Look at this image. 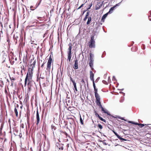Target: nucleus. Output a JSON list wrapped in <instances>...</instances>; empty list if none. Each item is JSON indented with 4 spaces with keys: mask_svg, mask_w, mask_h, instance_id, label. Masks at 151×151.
Here are the masks:
<instances>
[{
    "mask_svg": "<svg viewBox=\"0 0 151 151\" xmlns=\"http://www.w3.org/2000/svg\"><path fill=\"white\" fill-rule=\"evenodd\" d=\"M90 59L89 62H93L94 60L93 58L94 57L93 54L91 53H90Z\"/></svg>",
    "mask_w": 151,
    "mask_h": 151,
    "instance_id": "dca6fc26",
    "label": "nucleus"
},
{
    "mask_svg": "<svg viewBox=\"0 0 151 151\" xmlns=\"http://www.w3.org/2000/svg\"><path fill=\"white\" fill-rule=\"evenodd\" d=\"M89 12H87L86 13V15L85 17V18L83 19V21H86L87 19L88 18V17L89 15Z\"/></svg>",
    "mask_w": 151,
    "mask_h": 151,
    "instance_id": "6ab92c4d",
    "label": "nucleus"
},
{
    "mask_svg": "<svg viewBox=\"0 0 151 151\" xmlns=\"http://www.w3.org/2000/svg\"><path fill=\"white\" fill-rule=\"evenodd\" d=\"M120 119H121L122 120L126 121L124 119V118H120Z\"/></svg>",
    "mask_w": 151,
    "mask_h": 151,
    "instance_id": "603ef678",
    "label": "nucleus"
},
{
    "mask_svg": "<svg viewBox=\"0 0 151 151\" xmlns=\"http://www.w3.org/2000/svg\"><path fill=\"white\" fill-rule=\"evenodd\" d=\"M29 119V116H27V121L28 122Z\"/></svg>",
    "mask_w": 151,
    "mask_h": 151,
    "instance_id": "c03bdc74",
    "label": "nucleus"
},
{
    "mask_svg": "<svg viewBox=\"0 0 151 151\" xmlns=\"http://www.w3.org/2000/svg\"><path fill=\"white\" fill-rule=\"evenodd\" d=\"M134 124H135V125H139V124L138 123H135L134 122Z\"/></svg>",
    "mask_w": 151,
    "mask_h": 151,
    "instance_id": "09e8293b",
    "label": "nucleus"
},
{
    "mask_svg": "<svg viewBox=\"0 0 151 151\" xmlns=\"http://www.w3.org/2000/svg\"><path fill=\"white\" fill-rule=\"evenodd\" d=\"M93 62H89V65L91 68H92L93 67Z\"/></svg>",
    "mask_w": 151,
    "mask_h": 151,
    "instance_id": "cd10ccee",
    "label": "nucleus"
},
{
    "mask_svg": "<svg viewBox=\"0 0 151 151\" xmlns=\"http://www.w3.org/2000/svg\"><path fill=\"white\" fill-rule=\"evenodd\" d=\"M30 67L28 68L27 73V74L24 81V86H25L27 83L28 82V85L29 84L30 82L31 81L33 71L34 68L35 67L34 65L31 64L30 65Z\"/></svg>",
    "mask_w": 151,
    "mask_h": 151,
    "instance_id": "f257e3e1",
    "label": "nucleus"
},
{
    "mask_svg": "<svg viewBox=\"0 0 151 151\" xmlns=\"http://www.w3.org/2000/svg\"><path fill=\"white\" fill-rule=\"evenodd\" d=\"M40 122V119L37 108V110L36 113V124L38 126Z\"/></svg>",
    "mask_w": 151,
    "mask_h": 151,
    "instance_id": "20e7f679",
    "label": "nucleus"
},
{
    "mask_svg": "<svg viewBox=\"0 0 151 151\" xmlns=\"http://www.w3.org/2000/svg\"><path fill=\"white\" fill-rule=\"evenodd\" d=\"M81 82L83 83L85 85V82L83 79H82L81 80Z\"/></svg>",
    "mask_w": 151,
    "mask_h": 151,
    "instance_id": "a19ab883",
    "label": "nucleus"
},
{
    "mask_svg": "<svg viewBox=\"0 0 151 151\" xmlns=\"http://www.w3.org/2000/svg\"><path fill=\"white\" fill-rule=\"evenodd\" d=\"M94 113L95 114V116L96 117L99 118L101 121H103L105 123L106 122V121L105 119H103L97 113L96 111L95 110H94Z\"/></svg>",
    "mask_w": 151,
    "mask_h": 151,
    "instance_id": "39448f33",
    "label": "nucleus"
},
{
    "mask_svg": "<svg viewBox=\"0 0 151 151\" xmlns=\"http://www.w3.org/2000/svg\"><path fill=\"white\" fill-rule=\"evenodd\" d=\"M10 79L11 81V86H13L14 84V81L16 80L15 78L13 77L9 76Z\"/></svg>",
    "mask_w": 151,
    "mask_h": 151,
    "instance_id": "ddd939ff",
    "label": "nucleus"
},
{
    "mask_svg": "<svg viewBox=\"0 0 151 151\" xmlns=\"http://www.w3.org/2000/svg\"><path fill=\"white\" fill-rule=\"evenodd\" d=\"M43 19V18L41 17H37V19L39 20H41Z\"/></svg>",
    "mask_w": 151,
    "mask_h": 151,
    "instance_id": "72a5a7b5",
    "label": "nucleus"
},
{
    "mask_svg": "<svg viewBox=\"0 0 151 151\" xmlns=\"http://www.w3.org/2000/svg\"><path fill=\"white\" fill-rule=\"evenodd\" d=\"M99 78H98L95 81V82H97L98 81H99Z\"/></svg>",
    "mask_w": 151,
    "mask_h": 151,
    "instance_id": "de8ad7c7",
    "label": "nucleus"
},
{
    "mask_svg": "<svg viewBox=\"0 0 151 151\" xmlns=\"http://www.w3.org/2000/svg\"><path fill=\"white\" fill-rule=\"evenodd\" d=\"M19 35H18L17 34H14V40L15 42H16V43H17V39H18L19 38Z\"/></svg>",
    "mask_w": 151,
    "mask_h": 151,
    "instance_id": "f3484780",
    "label": "nucleus"
},
{
    "mask_svg": "<svg viewBox=\"0 0 151 151\" xmlns=\"http://www.w3.org/2000/svg\"><path fill=\"white\" fill-rule=\"evenodd\" d=\"M84 4H82L80 6L78 9H79L81 8L83 6Z\"/></svg>",
    "mask_w": 151,
    "mask_h": 151,
    "instance_id": "58836bf2",
    "label": "nucleus"
},
{
    "mask_svg": "<svg viewBox=\"0 0 151 151\" xmlns=\"http://www.w3.org/2000/svg\"><path fill=\"white\" fill-rule=\"evenodd\" d=\"M20 103L21 104H22V102L21 101H20Z\"/></svg>",
    "mask_w": 151,
    "mask_h": 151,
    "instance_id": "4d7b16f0",
    "label": "nucleus"
},
{
    "mask_svg": "<svg viewBox=\"0 0 151 151\" xmlns=\"http://www.w3.org/2000/svg\"><path fill=\"white\" fill-rule=\"evenodd\" d=\"M105 113H106L108 115H110V114L108 112V111L106 109H104V111H103Z\"/></svg>",
    "mask_w": 151,
    "mask_h": 151,
    "instance_id": "bb28decb",
    "label": "nucleus"
},
{
    "mask_svg": "<svg viewBox=\"0 0 151 151\" xmlns=\"http://www.w3.org/2000/svg\"><path fill=\"white\" fill-rule=\"evenodd\" d=\"M36 63V60H35L34 61L33 63L32 64L33 65L35 66V64Z\"/></svg>",
    "mask_w": 151,
    "mask_h": 151,
    "instance_id": "e433bc0d",
    "label": "nucleus"
},
{
    "mask_svg": "<svg viewBox=\"0 0 151 151\" xmlns=\"http://www.w3.org/2000/svg\"><path fill=\"white\" fill-rule=\"evenodd\" d=\"M128 122L129 123H131V124H134V122L132 121H129Z\"/></svg>",
    "mask_w": 151,
    "mask_h": 151,
    "instance_id": "79ce46f5",
    "label": "nucleus"
},
{
    "mask_svg": "<svg viewBox=\"0 0 151 151\" xmlns=\"http://www.w3.org/2000/svg\"><path fill=\"white\" fill-rule=\"evenodd\" d=\"M45 63V62H44L42 65L41 66V68H42V69H43L44 67V64Z\"/></svg>",
    "mask_w": 151,
    "mask_h": 151,
    "instance_id": "f704fd0d",
    "label": "nucleus"
},
{
    "mask_svg": "<svg viewBox=\"0 0 151 151\" xmlns=\"http://www.w3.org/2000/svg\"><path fill=\"white\" fill-rule=\"evenodd\" d=\"M52 11H53V10H51V11H50V12H52Z\"/></svg>",
    "mask_w": 151,
    "mask_h": 151,
    "instance_id": "13d9d810",
    "label": "nucleus"
},
{
    "mask_svg": "<svg viewBox=\"0 0 151 151\" xmlns=\"http://www.w3.org/2000/svg\"><path fill=\"white\" fill-rule=\"evenodd\" d=\"M90 78L91 80L92 81L93 83H94V74L93 73V71H90Z\"/></svg>",
    "mask_w": 151,
    "mask_h": 151,
    "instance_id": "6e6552de",
    "label": "nucleus"
},
{
    "mask_svg": "<svg viewBox=\"0 0 151 151\" xmlns=\"http://www.w3.org/2000/svg\"><path fill=\"white\" fill-rule=\"evenodd\" d=\"M108 13H106L104 15L103 17H102L101 21L103 22H104V19L106 18L107 17V16L108 15Z\"/></svg>",
    "mask_w": 151,
    "mask_h": 151,
    "instance_id": "a211bd4d",
    "label": "nucleus"
},
{
    "mask_svg": "<svg viewBox=\"0 0 151 151\" xmlns=\"http://www.w3.org/2000/svg\"><path fill=\"white\" fill-rule=\"evenodd\" d=\"M1 27H2V28L3 27L2 25H1Z\"/></svg>",
    "mask_w": 151,
    "mask_h": 151,
    "instance_id": "052dcab7",
    "label": "nucleus"
},
{
    "mask_svg": "<svg viewBox=\"0 0 151 151\" xmlns=\"http://www.w3.org/2000/svg\"><path fill=\"white\" fill-rule=\"evenodd\" d=\"M56 145L59 150H63V144L57 143Z\"/></svg>",
    "mask_w": 151,
    "mask_h": 151,
    "instance_id": "9b49d317",
    "label": "nucleus"
},
{
    "mask_svg": "<svg viewBox=\"0 0 151 151\" xmlns=\"http://www.w3.org/2000/svg\"><path fill=\"white\" fill-rule=\"evenodd\" d=\"M113 132L114 134L116 135V136L119 139H120L122 140H124L126 141V139H124V138L120 137L116 132H115L114 131H113Z\"/></svg>",
    "mask_w": 151,
    "mask_h": 151,
    "instance_id": "4468645a",
    "label": "nucleus"
},
{
    "mask_svg": "<svg viewBox=\"0 0 151 151\" xmlns=\"http://www.w3.org/2000/svg\"><path fill=\"white\" fill-rule=\"evenodd\" d=\"M98 127L101 130L103 128L102 126L100 124H98Z\"/></svg>",
    "mask_w": 151,
    "mask_h": 151,
    "instance_id": "c85d7f7f",
    "label": "nucleus"
},
{
    "mask_svg": "<svg viewBox=\"0 0 151 151\" xmlns=\"http://www.w3.org/2000/svg\"><path fill=\"white\" fill-rule=\"evenodd\" d=\"M29 115H30V114H29V113H27V116H29Z\"/></svg>",
    "mask_w": 151,
    "mask_h": 151,
    "instance_id": "8fccbe9b",
    "label": "nucleus"
},
{
    "mask_svg": "<svg viewBox=\"0 0 151 151\" xmlns=\"http://www.w3.org/2000/svg\"><path fill=\"white\" fill-rule=\"evenodd\" d=\"M68 46H69V47L68 49V53H71V49L72 47V44L71 43H70L68 44Z\"/></svg>",
    "mask_w": 151,
    "mask_h": 151,
    "instance_id": "2eb2a0df",
    "label": "nucleus"
},
{
    "mask_svg": "<svg viewBox=\"0 0 151 151\" xmlns=\"http://www.w3.org/2000/svg\"><path fill=\"white\" fill-rule=\"evenodd\" d=\"M20 108H22V106H21L20 107Z\"/></svg>",
    "mask_w": 151,
    "mask_h": 151,
    "instance_id": "680f3d73",
    "label": "nucleus"
},
{
    "mask_svg": "<svg viewBox=\"0 0 151 151\" xmlns=\"http://www.w3.org/2000/svg\"><path fill=\"white\" fill-rule=\"evenodd\" d=\"M94 39V35H92L91 39L88 42L89 46L91 48L95 47V41Z\"/></svg>",
    "mask_w": 151,
    "mask_h": 151,
    "instance_id": "7ed1b4c3",
    "label": "nucleus"
},
{
    "mask_svg": "<svg viewBox=\"0 0 151 151\" xmlns=\"http://www.w3.org/2000/svg\"><path fill=\"white\" fill-rule=\"evenodd\" d=\"M51 128L53 132H54V131L56 129V127L53 125H51Z\"/></svg>",
    "mask_w": 151,
    "mask_h": 151,
    "instance_id": "393cba45",
    "label": "nucleus"
},
{
    "mask_svg": "<svg viewBox=\"0 0 151 151\" xmlns=\"http://www.w3.org/2000/svg\"><path fill=\"white\" fill-rule=\"evenodd\" d=\"M68 59L69 60V61H70V59L71 57V53H68Z\"/></svg>",
    "mask_w": 151,
    "mask_h": 151,
    "instance_id": "a878e982",
    "label": "nucleus"
},
{
    "mask_svg": "<svg viewBox=\"0 0 151 151\" xmlns=\"http://www.w3.org/2000/svg\"><path fill=\"white\" fill-rule=\"evenodd\" d=\"M21 127L22 128H24V124H22L21 125Z\"/></svg>",
    "mask_w": 151,
    "mask_h": 151,
    "instance_id": "ea45409f",
    "label": "nucleus"
},
{
    "mask_svg": "<svg viewBox=\"0 0 151 151\" xmlns=\"http://www.w3.org/2000/svg\"><path fill=\"white\" fill-rule=\"evenodd\" d=\"M106 140H104L103 141H101V142H102L103 144L104 145H107V144L106 142H105Z\"/></svg>",
    "mask_w": 151,
    "mask_h": 151,
    "instance_id": "7c9ffc66",
    "label": "nucleus"
},
{
    "mask_svg": "<svg viewBox=\"0 0 151 151\" xmlns=\"http://www.w3.org/2000/svg\"><path fill=\"white\" fill-rule=\"evenodd\" d=\"M75 74H76V73H77V71H75Z\"/></svg>",
    "mask_w": 151,
    "mask_h": 151,
    "instance_id": "5fc2aeb1",
    "label": "nucleus"
},
{
    "mask_svg": "<svg viewBox=\"0 0 151 151\" xmlns=\"http://www.w3.org/2000/svg\"><path fill=\"white\" fill-rule=\"evenodd\" d=\"M14 134L15 136H17L18 135V130L17 129H15V130H14Z\"/></svg>",
    "mask_w": 151,
    "mask_h": 151,
    "instance_id": "5701e85b",
    "label": "nucleus"
},
{
    "mask_svg": "<svg viewBox=\"0 0 151 151\" xmlns=\"http://www.w3.org/2000/svg\"><path fill=\"white\" fill-rule=\"evenodd\" d=\"M139 126L140 127H142L145 126L144 124H139Z\"/></svg>",
    "mask_w": 151,
    "mask_h": 151,
    "instance_id": "473e14b6",
    "label": "nucleus"
},
{
    "mask_svg": "<svg viewBox=\"0 0 151 151\" xmlns=\"http://www.w3.org/2000/svg\"><path fill=\"white\" fill-rule=\"evenodd\" d=\"M36 63V60H35L34 61L33 63L32 64L33 65L35 66V64Z\"/></svg>",
    "mask_w": 151,
    "mask_h": 151,
    "instance_id": "c9c22d12",
    "label": "nucleus"
},
{
    "mask_svg": "<svg viewBox=\"0 0 151 151\" xmlns=\"http://www.w3.org/2000/svg\"><path fill=\"white\" fill-rule=\"evenodd\" d=\"M150 17H151V13H150V15H149V17L150 20L151 21V19L150 18Z\"/></svg>",
    "mask_w": 151,
    "mask_h": 151,
    "instance_id": "49530a36",
    "label": "nucleus"
},
{
    "mask_svg": "<svg viewBox=\"0 0 151 151\" xmlns=\"http://www.w3.org/2000/svg\"><path fill=\"white\" fill-rule=\"evenodd\" d=\"M96 103L97 105L99 106V107L102 106V105L101 104V103L100 102V97H97L96 98Z\"/></svg>",
    "mask_w": 151,
    "mask_h": 151,
    "instance_id": "0eeeda50",
    "label": "nucleus"
},
{
    "mask_svg": "<svg viewBox=\"0 0 151 151\" xmlns=\"http://www.w3.org/2000/svg\"><path fill=\"white\" fill-rule=\"evenodd\" d=\"M91 68V70H92L91 71H93V70H94V69H93V67H92V68Z\"/></svg>",
    "mask_w": 151,
    "mask_h": 151,
    "instance_id": "3c124183",
    "label": "nucleus"
},
{
    "mask_svg": "<svg viewBox=\"0 0 151 151\" xmlns=\"http://www.w3.org/2000/svg\"><path fill=\"white\" fill-rule=\"evenodd\" d=\"M62 133L65 135L66 137H67L68 136V134L65 132H63Z\"/></svg>",
    "mask_w": 151,
    "mask_h": 151,
    "instance_id": "2f4dec72",
    "label": "nucleus"
},
{
    "mask_svg": "<svg viewBox=\"0 0 151 151\" xmlns=\"http://www.w3.org/2000/svg\"><path fill=\"white\" fill-rule=\"evenodd\" d=\"M103 3V1L102 3H101V2L97 3L96 5V9L98 10L102 6Z\"/></svg>",
    "mask_w": 151,
    "mask_h": 151,
    "instance_id": "f8f14e48",
    "label": "nucleus"
},
{
    "mask_svg": "<svg viewBox=\"0 0 151 151\" xmlns=\"http://www.w3.org/2000/svg\"><path fill=\"white\" fill-rule=\"evenodd\" d=\"M80 122H81V124L82 125H83L84 124H83V120L81 116H80Z\"/></svg>",
    "mask_w": 151,
    "mask_h": 151,
    "instance_id": "c756f323",
    "label": "nucleus"
},
{
    "mask_svg": "<svg viewBox=\"0 0 151 151\" xmlns=\"http://www.w3.org/2000/svg\"><path fill=\"white\" fill-rule=\"evenodd\" d=\"M93 87L94 88V91L95 98L100 97L99 94L97 93V89L96 88L95 83H93Z\"/></svg>",
    "mask_w": 151,
    "mask_h": 151,
    "instance_id": "423d86ee",
    "label": "nucleus"
},
{
    "mask_svg": "<svg viewBox=\"0 0 151 151\" xmlns=\"http://www.w3.org/2000/svg\"><path fill=\"white\" fill-rule=\"evenodd\" d=\"M78 60L76 59L75 60V63L74 66H73V68L75 69H77L78 68Z\"/></svg>",
    "mask_w": 151,
    "mask_h": 151,
    "instance_id": "9d476101",
    "label": "nucleus"
},
{
    "mask_svg": "<svg viewBox=\"0 0 151 151\" xmlns=\"http://www.w3.org/2000/svg\"><path fill=\"white\" fill-rule=\"evenodd\" d=\"M14 112L15 113L16 116V117H18V112L17 111V109L15 107L14 108Z\"/></svg>",
    "mask_w": 151,
    "mask_h": 151,
    "instance_id": "b1692460",
    "label": "nucleus"
},
{
    "mask_svg": "<svg viewBox=\"0 0 151 151\" xmlns=\"http://www.w3.org/2000/svg\"><path fill=\"white\" fill-rule=\"evenodd\" d=\"M53 55L52 53H51L47 61L46 70H47L50 71L51 69V64L53 63Z\"/></svg>",
    "mask_w": 151,
    "mask_h": 151,
    "instance_id": "f03ea898",
    "label": "nucleus"
},
{
    "mask_svg": "<svg viewBox=\"0 0 151 151\" xmlns=\"http://www.w3.org/2000/svg\"><path fill=\"white\" fill-rule=\"evenodd\" d=\"M102 82L104 83L105 84H107V82L105 80H103L102 81Z\"/></svg>",
    "mask_w": 151,
    "mask_h": 151,
    "instance_id": "4c0bfd02",
    "label": "nucleus"
},
{
    "mask_svg": "<svg viewBox=\"0 0 151 151\" xmlns=\"http://www.w3.org/2000/svg\"><path fill=\"white\" fill-rule=\"evenodd\" d=\"M100 108L101 109V111H104V109L103 108V107L102 106L101 107H100Z\"/></svg>",
    "mask_w": 151,
    "mask_h": 151,
    "instance_id": "37998d69",
    "label": "nucleus"
},
{
    "mask_svg": "<svg viewBox=\"0 0 151 151\" xmlns=\"http://www.w3.org/2000/svg\"><path fill=\"white\" fill-rule=\"evenodd\" d=\"M91 17H89L88 18L87 22L86 24L87 25L89 24L91 21Z\"/></svg>",
    "mask_w": 151,
    "mask_h": 151,
    "instance_id": "aec40b11",
    "label": "nucleus"
},
{
    "mask_svg": "<svg viewBox=\"0 0 151 151\" xmlns=\"http://www.w3.org/2000/svg\"><path fill=\"white\" fill-rule=\"evenodd\" d=\"M52 11H53V10H51V11H50V12H52Z\"/></svg>",
    "mask_w": 151,
    "mask_h": 151,
    "instance_id": "bf43d9fd",
    "label": "nucleus"
},
{
    "mask_svg": "<svg viewBox=\"0 0 151 151\" xmlns=\"http://www.w3.org/2000/svg\"><path fill=\"white\" fill-rule=\"evenodd\" d=\"M39 4L38 6H37L36 7H34L33 6H31L30 7V8L31 10L32 11L34 10L35 9H36V8L39 5Z\"/></svg>",
    "mask_w": 151,
    "mask_h": 151,
    "instance_id": "4be33fe9",
    "label": "nucleus"
},
{
    "mask_svg": "<svg viewBox=\"0 0 151 151\" xmlns=\"http://www.w3.org/2000/svg\"><path fill=\"white\" fill-rule=\"evenodd\" d=\"M7 81L8 82H9V80L8 79H7Z\"/></svg>",
    "mask_w": 151,
    "mask_h": 151,
    "instance_id": "6e6d98bb",
    "label": "nucleus"
},
{
    "mask_svg": "<svg viewBox=\"0 0 151 151\" xmlns=\"http://www.w3.org/2000/svg\"><path fill=\"white\" fill-rule=\"evenodd\" d=\"M92 5V3H91L89 5V7L88 8V9H90Z\"/></svg>",
    "mask_w": 151,
    "mask_h": 151,
    "instance_id": "a18cd8bd",
    "label": "nucleus"
},
{
    "mask_svg": "<svg viewBox=\"0 0 151 151\" xmlns=\"http://www.w3.org/2000/svg\"><path fill=\"white\" fill-rule=\"evenodd\" d=\"M115 6H113L112 7H111L109 10V12H108V13H112V12H113V10L114 9V8H115Z\"/></svg>",
    "mask_w": 151,
    "mask_h": 151,
    "instance_id": "412c9836",
    "label": "nucleus"
},
{
    "mask_svg": "<svg viewBox=\"0 0 151 151\" xmlns=\"http://www.w3.org/2000/svg\"><path fill=\"white\" fill-rule=\"evenodd\" d=\"M70 81L73 83L75 89L76 91H77L78 90L76 87V83L75 82V81L72 79L71 76H70Z\"/></svg>",
    "mask_w": 151,
    "mask_h": 151,
    "instance_id": "1a4fd4ad",
    "label": "nucleus"
},
{
    "mask_svg": "<svg viewBox=\"0 0 151 151\" xmlns=\"http://www.w3.org/2000/svg\"><path fill=\"white\" fill-rule=\"evenodd\" d=\"M17 107L18 108H19V105L17 104Z\"/></svg>",
    "mask_w": 151,
    "mask_h": 151,
    "instance_id": "864d4df0",
    "label": "nucleus"
}]
</instances>
